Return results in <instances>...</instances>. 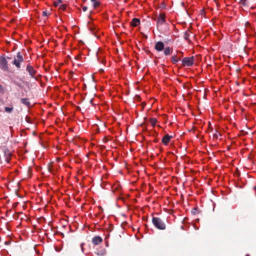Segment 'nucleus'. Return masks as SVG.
I'll return each instance as SVG.
<instances>
[{
  "label": "nucleus",
  "instance_id": "obj_11",
  "mask_svg": "<svg viewBox=\"0 0 256 256\" xmlns=\"http://www.w3.org/2000/svg\"><path fill=\"white\" fill-rule=\"evenodd\" d=\"M172 50L170 47H166L164 50V54L165 55L168 56L170 54Z\"/></svg>",
  "mask_w": 256,
  "mask_h": 256
},
{
  "label": "nucleus",
  "instance_id": "obj_7",
  "mask_svg": "<svg viewBox=\"0 0 256 256\" xmlns=\"http://www.w3.org/2000/svg\"><path fill=\"white\" fill-rule=\"evenodd\" d=\"M165 22V15L164 14H160L158 19V24L162 25Z\"/></svg>",
  "mask_w": 256,
  "mask_h": 256
},
{
  "label": "nucleus",
  "instance_id": "obj_3",
  "mask_svg": "<svg viewBox=\"0 0 256 256\" xmlns=\"http://www.w3.org/2000/svg\"><path fill=\"white\" fill-rule=\"evenodd\" d=\"M182 63L184 66H192L194 64V58L193 57L184 58L182 60Z\"/></svg>",
  "mask_w": 256,
  "mask_h": 256
},
{
  "label": "nucleus",
  "instance_id": "obj_2",
  "mask_svg": "<svg viewBox=\"0 0 256 256\" xmlns=\"http://www.w3.org/2000/svg\"><path fill=\"white\" fill-rule=\"evenodd\" d=\"M23 61V58L20 52L18 53L16 58H14L13 64L18 68H20V63Z\"/></svg>",
  "mask_w": 256,
  "mask_h": 256
},
{
  "label": "nucleus",
  "instance_id": "obj_13",
  "mask_svg": "<svg viewBox=\"0 0 256 256\" xmlns=\"http://www.w3.org/2000/svg\"><path fill=\"white\" fill-rule=\"evenodd\" d=\"M22 102L25 104L26 106H29L30 105V102L28 101V98H22Z\"/></svg>",
  "mask_w": 256,
  "mask_h": 256
},
{
  "label": "nucleus",
  "instance_id": "obj_20",
  "mask_svg": "<svg viewBox=\"0 0 256 256\" xmlns=\"http://www.w3.org/2000/svg\"><path fill=\"white\" fill-rule=\"evenodd\" d=\"M246 0H240V2L242 4H244Z\"/></svg>",
  "mask_w": 256,
  "mask_h": 256
},
{
  "label": "nucleus",
  "instance_id": "obj_14",
  "mask_svg": "<svg viewBox=\"0 0 256 256\" xmlns=\"http://www.w3.org/2000/svg\"><path fill=\"white\" fill-rule=\"evenodd\" d=\"M94 8H96L99 5V2L96 0H91Z\"/></svg>",
  "mask_w": 256,
  "mask_h": 256
},
{
  "label": "nucleus",
  "instance_id": "obj_1",
  "mask_svg": "<svg viewBox=\"0 0 256 256\" xmlns=\"http://www.w3.org/2000/svg\"><path fill=\"white\" fill-rule=\"evenodd\" d=\"M152 222L156 228L160 230H164L166 228L164 223L160 218L154 217L152 218Z\"/></svg>",
  "mask_w": 256,
  "mask_h": 256
},
{
  "label": "nucleus",
  "instance_id": "obj_17",
  "mask_svg": "<svg viewBox=\"0 0 256 256\" xmlns=\"http://www.w3.org/2000/svg\"><path fill=\"white\" fill-rule=\"evenodd\" d=\"M61 0H58V2H54V5L55 6H58V4L61 3Z\"/></svg>",
  "mask_w": 256,
  "mask_h": 256
},
{
  "label": "nucleus",
  "instance_id": "obj_15",
  "mask_svg": "<svg viewBox=\"0 0 256 256\" xmlns=\"http://www.w3.org/2000/svg\"><path fill=\"white\" fill-rule=\"evenodd\" d=\"M150 122L151 124L154 126L157 122V120L156 118H151L150 120Z\"/></svg>",
  "mask_w": 256,
  "mask_h": 256
},
{
  "label": "nucleus",
  "instance_id": "obj_10",
  "mask_svg": "<svg viewBox=\"0 0 256 256\" xmlns=\"http://www.w3.org/2000/svg\"><path fill=\"white\" fill-rule=\"evenodd\" d=\"M140 24V20L138 18H134L130 22L131 26L134 27L137 26Z\"/></svg>",
  "mask_w": 256,
  "mask_h": 256
},
{
  "label": "nucleus",
  "instance_id": "obj_5",
  "mask_svg": "<svg viewBox=\"0 0 256 256\" xmlns=\"http://www.w3.org/2000/svg\"><path fill=\"white\" fill-rule=\"evenodd\" d=\"M154 48L158 51H162L164 48V44L162 42H157L155 44Z\"/></svg>",
  "mask_w": 256,
  "mask_h": 256
},
{
  "label": "nucleus",
  "instance_id": "obj_22",
  "mask_svg": "<svg viewBox=\"0 0 256 256\" xmlns=\"http://www.w3.org/2000/svg\"><path fill=\"white\" fill-rule=\"evenodd\" d=\"M60 8L62 10H64L65 9V6H60Z\"/></svg>",
  "mask_w": 256,
  "mask_h": 256
},
{
  "label": "nucleus",
  "instance_id": "obj_9",
  "mask_svg": "<svg viewBox=\"0 0 256 256\" xmlns=\"http://www.w3.org/2000/svg\"><path fill=\"white\" fill-rule=\"evenodd\" d=\"M102 240L100 236H96L94 237L92 240V242L95 245H98L100 244L102 242Z\"/></svg>",
  "mask_w": 256,
  "mask_h": 256
},
{
  "label": "nucleus",
  "instance_id": "obj_6",
  "mask_svg": "<svg viewBox=\"0 0 256 256\" xmlns=\"http://www.w3.org/2000/svg\"><path fill=\"white\" fill-rule=\"evenodd\" d=\"M26 70L29 72V74L32 77H34L36 70L34 69L32 66L30 65H28L26 66Z\"/></svg>",
  "mask_w": 256,
  "mask_h": 256
},
{
  "label": "nucleus",
  "instance_id": "obj_8",
  "mask_svg": "<svg viewBox=\"0 0 256 256\" xmlns=\"http://www.w3.org/2000/svg\"><path fill=\"white\" fill-rule=\"evenodd\" d=\"M172 138V136L166 134L163 137L162 139V142L164 144L166 145L170 142Z\"/></svg>",
  "mask_w": 256,
  "mask_h": 256
},
{
  "label": "nucleus",
  "instance_id": "obj_4",
  "mask_svg": "<svg viewBox=\"0 0 256 256\" xmlns=\"http://www.w3.org/2000/svg\"><path fill=\"white\" fill-rule=\"evenodd\" d=\"M0 67L3 70L7 68V62L4 58H0Z\"/></svg>",
  "mask_w": 256,
  "mask_h": 256
},
{
  "label": "nucleus",
  "instance_id": "obj_18",
  "mask_svg": "<svg viewBox=\"0 0 256 256\" xmlns=\"http://www.w3.org/2000/svg\"><path fill=\"white\" fill-rule=\"evenodd\" d=\"M42 16H48V13L44 11L42 12Z\"/></svg>",
  "mask_w": 256,
  "mask_h": 256
},
{
  "label": "nucleus",
  "instance_id": "obj_19",
  "mask_svg": "<svg viewBox=\"0 0 256 256\" xmlns=\"http://www.w3.org/2000/svg\"><path fill=\"white\" fill-rule=\"evenodd\" d=\"M92 24L89 23V24H88V27H89V28H90L92 31H93V30H93V28H92Z\"/></svg>",
  "mask_w": 256,
  "mask_h": 256
},
{
  "label": "nucleus",
  "instance_id": "obj_21",
  "mask_svg": "<svg viewBox=\"0 0 256 256\" xmlns=\"http://www.w3.org/2000/svg\"><path fill=\"white\" fill-rule=\"evenodd\" d=\"M82 10L84 11V12H86V10H87V7L86 6H84L82 8Z\"/></svg>",
  "mask_w": 256,
  "mask_h": 256
},
{
  "label": "nucleus",
  "instance_id": "obj_16",
  "mask_svg": "<svg viewBox=\"0 0 256 256\" xmlns=\"http://www.w3.org/2000/svg\"><path fill=\"white\" fill-rule=\"evenodd\" d=\"M12 108L11 107V108H10V107H6L5 108V110L6 112H12Z\"/></svg>",
  "mask_w": 256,
  "mask_h": 256
},
{
  "label": "nucleus",
  "instance_id": "obj_12",
  "mask_svg": "<svg viewBox=\"0 0 256 256\" xmlns=\"http://www.w3.org/2000/svg\"><path fill=\"white\" fill-rule=\"evenodd\" d=\"M180 60V58L174 56L172 58V61L174 64H176Z\"/></svg>",
  "mask_w": 256,
  "mask_h": 256
},
{
  "label": "nucleus",
  "instance_id": "obj_23",
  "mask_svg": "<svg viewBox=\"0 0 256 256\" xmlns=\"http://www.w3.org/2000/svg\"><path fill=\"white\" fill-rule=\"evenodd\" d=\"M6 161H7V162H8L9 160H8V158H7V159H6Z\"/></svg>",
  "mask_w": 256,
  "mask_h": 256
}]
</instances>
